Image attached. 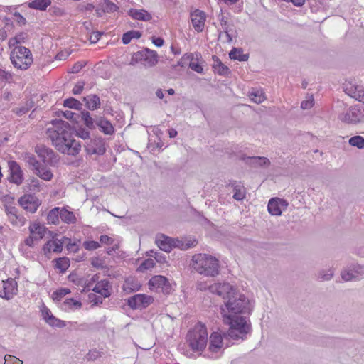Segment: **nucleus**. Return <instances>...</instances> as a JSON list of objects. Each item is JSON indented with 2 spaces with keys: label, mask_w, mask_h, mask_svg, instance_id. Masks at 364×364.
<instances>
[{
  "label": "nucleus",
  "mask_w": 364,
  "mask_h": 364,
  "mask_svg": "<svg viewBox=\"0 0 364 364\" xmlns=\"http://www.w3.org/2000/svg\"><path fill=\"white\" fill-rule=\"evenodd\" d=\"M149 286L150 289H152V288H155L156 290L161 289V291L166 294H168L171 290L168 280L161 275L154 276L149 281Z\"/></svg>",
  "instance_id": "f3484780"
},
{
  "label": "nucleus",
  "mask_w": 364,
  "mask_h": 364,
  "mask_svg": "<svg viewBox=\"0 0 364 364\" xmlns=\"http://www.w3.org/2000/svg\"><path fill=\"white\" fill-rule=\"evenodd\" d=\"M10 59L14 66L21 70H27L33 63L30 50L21 46H16L11 52Z\"/></svg>",
  "instance_id": "423d86ee"
},
{
  "label": "nucleus",
  "mask_w": 364,
  "mask_h": 364,
  "mask_svg": "<svg viewBox=\"0 0 364 364\" xmlns=\"http://www.w3.org/2000/svg\"><path fill=\"white\" fill-rule=\"evenodd\" d=\"M53 128H48L46 134L52 144L62 154L77 156L81 150V144L73 136V129L61 119L51 121Z\"/></svg>",
  "instance_id": "f257e3e1"
},
{
  "label": "nucleus",
  "mask_w": 364,
  "mask_h": 364,
  "mask_svg": "<svg viewBox=\"0 0 364 364\" xmlns=\"http://www.w3.org/2000/svg\"><path fill=\"white\" fill-rule=\"evenodd\" d=\"M230 59L237 60L239 61H247L248 60V54L242 53V48H233L229 53Z\"/></svg>",
  "instance_id": "c9c22d12"
},
{
  "label": "nucleus",
  "mask_w": 364,
  "mask_h": 364,
  "mask_svg": "<svg viewBox=\"0 0 364 364\" xmlns=\"http://www.w3.org/2000/svg\"><path fill=\"white\" fill-rule=\"evenodd\" d=\"M338 119L348 124H363L364 107L361 105L351 106L345 112L340 114Z\"/></svg>",
  "instance_id": "0eeeda50"
},
{
  "label": "nucleus",
  "mask_w": 364,
  "mask_h": 364,
  "mask_svg": "<svg viewBox=\"0 0 364 364\" xmlns=\"http://www.w3.org/2000/svg\"><path fill=\"white\" fill-rule=\"evenodd\" d=\"M60 210L59 208L56 207L53 208L48 214L47 220L48 223L51 224H57L59 222L60 218Z\"/></svg>",
  "instance_id": "a19ab883"
},
{
  "label": "nucleus",
  "mask_w": 364,
  "mask_h": 364,
  "mask_svg": "<svg viewBox=\"0 0 364 364\" xmlns=\"http://www.w3.org/2000/svg\"><path fill=\"white\" fill-rule=\"evenodd\" d=\"M242 159L251 167H268L270 165L269 159L263 156H242Z\"/></svg>",
  "instance_id": "4be33fe9"
},
{
  "label": "nucleus",
  "mask_w": 364,
  "mask_h": 364,
  "mask_svg": "<svg viewBox=\"0 0 364 364\" xmlns=\"http://www.w3.org/2000/svg\"><path fill=\"white\" fill-rule=\"evenodd\" d=\"M80 117L82 118L83 120L85 126L91 129H93L95 128V120L96 119H93L90 116V113L87 110H83L81 112V114L80 115Z\"/></svg>",
  "instance_id": "4c0bfd02"
},
{
  "label": "nucleus",
  "mask_w": 364,
  "mask_h": 364,
  "mask_svg": "<svg viewBox=\"0 0 364 364\" xmlns=\"http://www.w3.org/2000/svg\"><path fill=\"white\" fill-rule=\"evenodd\" d=\"M171 248L178 247L181 250H186L190 247H194L197 244V242L196 240H194L191 244H185L183 242L178 239L171 238Z\"/></svg>",
  "instance_id": "79ce46f5"
},
{
  "label": "nucleus",
  "mask_w": 364,
  "mask_h": 364,
  "mask_svg": "<svg viewBox=\"0 0 364 364\" xmlns=\"http://www.w3.org/2000/svg\"><path fill=\"white\" fill-rule=\"evenodd\" d=\"M63 105L66 107L80 110L82 107V104L74 97H69L63 101Z\"/></svg>",
  "instance_id": "ea45409f"
},
{
  "label": "nucleus",
  "mask_w": 364,
  "mask_h": 364,
  "mask_svg": "<svg viewBox=\"0 0 364 364\" xmlns=\"http://www.w3.org/2000/svg\"><path fill=\"white\" fill-rule=\"evenodd\" d=\"M334 276V270L332 268L322 269L318 273V279L320 281H329Z\"/></svg>",
  "instance_id": "c03bdc74"
},
{
  "label": "nucleus",
  "mask_w": 364,
  "mask_h": 364,
  "mask_svg": "<svg viewBox=\"0 0 364 364\" xmlns=\"http://www.w3.org/2000/svg\"><path fill=\"white\" fill-rule=\"evenodd\" d=\"M225 306L228 311V314L232 315H250L253 309V304L245 295L238 291L225 301Z\"/></svg>",
  "instance_id": "20e7f679"
},
{
  "label": "nucleus",
  "mask_w": 364,
  "mask_h": 364,
  "mask_svg": "<svg viewBox=\"0 0 364 364\" xmlns=\"http://www.w3.org/2000/svg\"><path fill=\"white\" fill-rule=\"evenodd\" d=\"M191 267L198 274L214 277L219 274L220 262L215 257L198 253L192 257Z\"/></svg>",
  "instance_id": "f03ea898"
},
{
  "label": "nucleus",
  "mask_w": 364,
  "mask_h": 364,
  "mask_svg": "<svg viewBox=\"0 0 364 364\" xmlns=\"http://www.w3.org/2000/svg\"><path fill=\"white\" fill-rule=\"evenodd\" d=\"M208 289L211 293L221 296L225 301H228V299L237 292L236 288L226 282L215 283L209 286Z\"/></svg>",
  "instance_id": "9d476101"
},
{
  "label": "nucleus",
  "mask_w": 364,
  "mask_h": 364,
  "mask_svg": "<svg viewBox=\"0 0 364 364\" xmlns=\"http://www.w3.org/2000/svg\"><path fill=\"white\" fill-rule=\"evenodd\" d=\"M212 58L214 62L213 68L215 72L223 76H228L230 73L229 68L224 65L216 55H213Z\"/></svg>",
  "instance_id": "bb28decb"
},
{
  "label": "nucleus",
  "mask_w": 364,
  "mask_h": 364,
  "mask_svg": "<svg viewBox=\"0 0 364 364\" xmlns=\"http://www.w3.org/2000/svg\"><path fill=\"white\" fill-rule=\"evenodd\" d=\"M26 162L28 164L30 168L34 171L36 168H37L41 163L36 160V157L33 154H26Z\"/></svg>",
  "instance_id": "603ef678"
},
{
  "label": "nucleus",
  "mask_w": 364,
  "mask_h": 364,
  "mask_svg": "<svg viewBox=\"0 0 364 364\" xmlns=\"http://www.w3.org/2000/svg\"><path fill=\"white\" fill-rule=\"evenodd\" d=\"M18 204L26 211L34 213L41 205V200L33 194H24L18 200Z\"/></svg>",
  "instance_id": "ddd939ff"
},
{
  "label": "nucleus",
  "mask_w": 364,
  "mask_h": 364,
  "mask_svg": "<svg viewBox=\"0 0 364 364\" xmlns=\"http://www.w3.org/2000/svg\"><path fill=\"white\" fill-rule=\"evenodd\" d=\"M75 135L84 140H87L89 141L90 139V132L86 129L84 127H79L77 129H75Z\"/></svg>",
  "instance_id": "864d4df0"
},
{
  "label": "nucleus",
  "mask_w": 364,
  "mask_h": 364,
  "mask_svg": "<svg viewBox=\"0 0 364 364\" xmlns=\"http://www.w3.org/2000/svg\"><path fill=\"white\" fill-rule=\"evenodd\" d=\"M100 356V352H98L97 350H90L89 353L86 355L87 359L89 360H95Z\"/></svg>",
  "instance_id": "774afa93"
},
{
  "label": "nucleus",
  "mask_w": 364,
  "mask_h": 364,
  "mask_svg": "<svg viewBox=\"0 0 364 364\" xmlns=\"http://www.w3.org/2000/svg\"><path fill=\"white\" fill-rule=\"evenodd\" d=\"M128 14L134 19L139 21H149L152 18L151 14L144 9H130Z\"/></svg>",
  "instance_id": "b1692460"
},
{
  "label": "nucleus",
  "mask_w": 364,
  "mask_h": 364,
  "mask_svg": "<svg viewBox=\"0 0 364 364\" xmlns=\"http://www.w3.org/2000/svg\"><path fill=\"white\" fill-rule=\"evenodd\" d=\"M70 293V290L67 288H62L53 292V299L60 301L63 296Z\"/></svg>",
  "instance_id": "5fc2aeb1"
},
{
  "label": "nucleus",
  "mask_w": 364,
  "mask_h": 364,
  "mask_svg": "<svg viewBox=\"0 0 364 364\" xmlns=\"http://www.w3.org/2000/svg\"><path fill=\"white\" fill-rule=\"evenodd\" d=\"M288 205V203L281 198H271L268 203L267 208L269 213L272 215H280L282 210H285Z\"/></svg>",
  "instance_id": "6ab92c4d"
},
{
  "label": "nucleus",
  "mask_w": 364,
  "mask_h": 364,
  "mask_svg": "<svg viewBox=\"0 0 364 364\" xmlns=\"http://www.w3.org/2000/svg\"><path fill=\"white\" fill-rule=\"evenodd\" d=\"M29 231L31 235H36L38 237V239H41L44 236L46 228L39 223H34L29 226Z\"/></svg>",
  "instance_id": "e433bc0d"
},
{
  "label": "nucleus",
  "mask_w": 364,
  "mask_h": 364,
  "mask_svg": "<svg viewBox=\"0 0 364 364\" xmlns=\"http://www.w3.org/2000/svg\"><path fill=\"white\" fill-rule=\"evenodd\" d=\"M348 142L352 146L360 149H364V138L361 136H354L349 139Z\"/></svg>",
  "instance_id": "49530a36"
},
{
  "label": "nucleus",
  "mask_w": 364,
  "mask_h": 364,
  "mask_svg": "<svg viewBox=\"0 0 364 364\" xmlns=\"http://www.w3.org/2000/svg\"><path fill=\"white\" fill-rule=\"evenodd\" d=\"M53 262H55V269H59L61 274L65 273L70 267V260L67 257H59Z\"/></svg>",
  "instance_id": "f704fd0d"
},
{
  "label": "nucleus",
  "mask_w": 364,
  "mask_h": 364,
  "mask_svg": "<svg viewBox=\"0 0 364 364\" xmlns=\"http://www.w3.org/2000/svg\"><path fill=\"white\" fill-rule=\"evenodd\" d=\"M86 107L90 110L96 109L100 105V97L97 95H90L83 97Z\"/></svg>",
  "instance_id": "473e14b6"
},
{
  "label": "nucleus",
  "mask_w": 364,
  "mask_h": 364,
  "mask_svg": "<svg viewBox=\"0 0 364 364\" xmlns=\"http://www.w3.org/2000/svg\"><path fill=\"white\" fill-rule=\"evenodd\" d=\"M17 282L13 279H9L3 281V292L0 293V297L10 300L17 294Z\"/></svg>",
  "instance_id": "aec40b11"
},
{
  "label": "nucleus",
  "mask_w": 364,
  "mask_h": 364,
  "mask_svg": "<svg viewBox=\"0 0 364 364\" xmlns=\"http://www.w3.org/2000/svg\"><path fill=\"white\" fill-rule=\"evenodd\" d=\"M53 244V252L60 253L63 250V245L65 244L63 241V237L62 239H54L51 240Z\"/></svg>",
  "instance_id": "4d7b16f0"
},
{
  "label": "nucleus",
  "mask_w": 364,
  "mask_h": 364,
  "mask_svg": "<svg viewBox=\"0 0 364 364\" xmlns=\"http://www.w3.org/2000/svg\"><path fill=\"white\" fill-rule=\"evenodd\" d=\"M85 82H78L73 87L72 92L73 95H80L84 89Z\"/></svg>",
  "instance_id": "69168bd1"
},
{
  "label": "nucleus",
  "mask_w": 364,
  "mask_h": 364,
  "mask_svg": "<svg viewBox=\"0 0 364 364\" xmlns=\"http://www.w3.org/2000/svg\"><path fill=\"white\" fill-rule=\"evenodd\" d=\"M60 218L63 222L69 223H75L76 218L74 213L71 211L68 210L65 208H62L60 212Z\"/></svg>",
  "instance_id": "58836bf2"
},
{
  "label": "nucleus",
  "mask_w": 364,
  "mask_h": 364,
  "mask_svg": "<svg viewBox=\"0 0 364 364\" xmlns=\"http://www.w3.org/2000/svg\"><path fill=\"white\" fill-rule=\"evenodd\" d=\"M344 92L356 100L364 104V87L355 82L347 81L343 84Z\"/></svg>",
  "instance_id": "4468645a"
},
{
  "label": "nucleus",
  "mask_w": 364,
  "mask_h": 364,
  "mask_svg": "<svg viewBox=\"0 0 364 364\" xmlns=\"http://www.w3.org/2000/svg\"><path fill=\"white\" fill-rule=\"evenodd\" d=\"M189 347L193 351H203L208 343V332L205 325L198 323L186 336Z\"/></svg>",
  "instance_id": "39448f33"
},
{
  "label": "nucleus",
  "mask_w": 364,
  "mask_h": 364,
  "mask_svg": "<svg viewBox=\"0 0 364 364\" xmlns=\"http://www.w3.org/2000/svg\"><path fill=\"white\" fill-rule=\"evenodd\" d=\"M193 53H186L183 56V60L189 62V68L198 73H203V68L198 62H194Z\"/></svg>",
  "instance_id": "2f4dec72"
},
{
  "label": "nucleus",
  "mask_w": 364,
  "mask_h": 364,
  "mask_svg": "<svg viewBox=\"0 0 364 364\" xmlns=\"http://www.w3.org/2000/svg\"><path fill=\"white\" fill-rule=\"evenodd\" d=\"M95 125L105 134H112L114 133V127L112 124L103 117L96 118Z\"/></svg>",
  "instance_id": "cd10ccee"
},
{
  "label": "nucleus",
  "mask_w": 364,
  "mask_h": 364,
  "mask_svg": "<svg viewBox=\"0 0 364 364\" xmlns=\"http://www.w3.org/2000/svg\"><path fill=\"white\" fill-rule=\"evenodd\" d=\"M4 209L9 221L14 226L21 228L26 224V218L18 208L11 205H6Z\"/></svg>",
  "instance_id": "f8f14e48"
},
{
  "label": "nucleus",
  "mask_w": 364,
  "mask_h": 364,
  "mask_svg": "<svg viewBox=\"0 0 364 364\" xmlns=\"http://www.w3.org/2000/svg\"><path fill=\"white\" fill-rule=\"evenodd\" d=\"M193 26L197 32H201L204 28L206 14L204 11L196 9L191 13Z\"/></svg>",
  "instance_id": "412c9836"
},
{
  "label": "nucleus",
  "mask_w": 364,
  "mask_h": 364,
  "mask_svg": "<svg viewBox=\"0 0 364 364\" xmlns=\"http://www.w3.org/2000/svg\"><path fill=\"white\" fill-rule=\"evenodd\" d=\"M36 153L46 165L53 166L58 161V155L53 149L45 145H37L35 148Z\"/></svg>",
  "instance_id": "9b49d317"
},
{
  "label": "nucleus",
  "mask_w": 364,
  "mask_h": 364,
  "mask_svg": "<svg viewBox=\"0 0 364 364\" xmlns=\"http://www.w3.org/2000/svg\"><path fill=\"white\" fill-rule=\"evenodd\" d=\"M41 190V184L39 180L35 177H31L27 181L26 185L24 186L25 191L39 192Z\"/></svg>",
  "instance_id": "72a5a7b5"
},
{
  "label": "nucleus",
  "mask_w": 364,
  "mask_h": 364,
  "mask_svg": "<svg viewBox=\"0 0 364 364\" xmlns=\"http://www.w3.org/2000/svg\"><path fill=\"white\" fill-rule=\"evenodd\" d=\"M341 277L346 282L360 281L364 278V264L352 263L341 271Z\"/></svg>",
  "instance_id": "1a4fd4ad"
},
{
  "label": "nucleus",
  "mask_w": 364,
  "mask_h": 364,
  "mask_svg": "<svg viewBox=\"0 0 364 364\" xmlns=\"http://www.w3.org/2000/svg\"><path fill=\"white\" fill-rule=\"evenodd\" d=\"M33 171L36 176L44 181H50L53 176L50 169L41 164Z\"/></svg>",
  "instance_id": "c85d7f7f"
},
{
  "label": "nucleus",
  "mask_w": 364,
  "mask_h": 364,
  "mask_svg": "<svg viewBox=\"0 0 364 364\" xmlns=\"http://www.w3.org/2000/svg\"><path fill=\"white\" fill-rule=\"evenodd\" d=\"M140 283L134 278H128L125 280L123 289L127 293H132L140 289Z\"/></svg>",
  "instance_id": "c756f323"
},
{
  "label": "nucleus",
  "mask_w": 364,
  "mask_h": 364,
  "mask_svg": "<svg viewBox=\"0 0 364 364\" xmlns=\"http://www.w3.org/2000/svg\"><path fill=\"white\" fill-rule=\"evenodd\" d=\"M60 114L66 119H70L73 122H77L78 119L80 118V114L74 113L70 110H66L65 112L61 111ZM58 116H60V112H58Z\"/></svg>",
  "instance_id": "6e6d98bb"
},
{
  "label": "nucleus",
  "mask_w": 364,
  "mask_h": 364,
  "mask_svg": "<svg viewBox=\"0 0 364 364\" xmlns=\"http://www.w3.org/2000/svg\"><path fill=\"white\" fill-rule=\"evenodd\" d=\"M156 243L158 247L166 252H170L171 248V237L165 236L164 235H159L156 236Z\"/></svg>",
  "instance_id": "393cba45"
},
{
  "label": "nucleus",
  "mask_w": 364,
  "mask_h": 364,
  "mask_svg": "<svg viewBox=\"0 0 364 364\" xmlns=\"http://www.w3.org/2000/svg\"><path fill=\"white\" fill-rule=\"evenodd\" d=\"M84 247L87 250H94L100 247V244L96 241H85L83 243Z\"/></svg>",
  "instance_id": "0e129e2a"
},
{
  "label": "nucleus",
  "mask_w": 364,
  "mask_h": 364,
  "mask_svg": "<svg viewBox=\"0 0 364 364\" xmlns=\"http://www.w3.org/2000/svg\"><path fill=\"white\" fill-rule=\"evenodd\" d=\"M223 346V337L218 332H213L210 336L209 350L218 353Z\"/></svg>",
  "instance_id": "5701e85b"
},
{
  "label": "nucleus",
  "mask_w": 364,
  "mask_h": 364,
  "mask_svg": "<svg viewBox=\"0 0 364 364\" xmlns=\"http://www.w3.org/2000/svg\"><path fill=\"white\" fill-rule=\"evenodd\" d=\"M4 359V364H23L22 360L11 355H6Z\"/></svg>",
  "instance_id": "680f3d73"
},
{
  "label": "nucleus",
  "mask_w": 364,
  "mask_h": 364,
  "mask_svg": "<svg viewBox=\"0 0 364 364\" xmlns=\"http://www.w3.org/2000/svg\"><path fill=\"white\" fill-rule=\"evenodd\" d=\"M249 97L252 101L257 104L262 102L265 100V97L262 90H252L250 92Z\"/></svg>",
  "instance_id": "a18cd8bd"
},
{
  "label": "nucleus",
  "mask_w": 364,
  "mask_h": 364,
  "mask_svg": "<svg viewBox=\"0 0 364 364\" xmlns=\"http://www.w3.org/2000/svg\"><path fill=\"white\" fill-rule=\"evenodd\" d=\"M109 282L106 279L101 280L95 284L92 289V291L95 293L100 294L104 298H107L110 296V292L109 291Z\"/></svg>",
  "instance_id": "a878e982"
},
{
  "label": "nucleus",
  "mask_w": 364,
  "mask_h": 364,
  "mask_svg": "<svg viewBox=\"0 0 364 364\" xmlns=\"http://www.w3.org/2000/svg\"><path fill=\"white\" fill-rule=\"evenodd\" d=\"M158 61L159 56L156 51L144 48L132 55L129 64L134 65L138 63H141L145 66L151 68L156 65Z\"/></svg>",
  "instance_id": "6e6552de"
},
{
  "label": "nucleus",
  "mask_w": 364,
  "mask_h": 364,
  "mask_svg": "<svg viewBox=\"0 0 364 364\" xmlns=\"http://www.w3.org/2000/svg\"><path fill=\"white\" fill-rule=\"evenodd\" d=\"M10 171L9 181L16 185H20L23 182V173L16 161H10L8 163Z\"/></svg>",
  "instance_id": "a211bd4d"
},
{
  "label": "nucleus",
  "mask_w": 364,
  "mask_h": 364,
  "mask_svg": "<svg viewBox=\"0 0 364 364\" xmlns=\"http://www.w3.org/2000/svg\"><path fill=\"white\" fill-rule=\"evenodd\" d=\"M32 107V102L30 104H26L25 106H22L21 107H16L13 109V112L16 114L18 116H22L27 113L29 109Z\"/></svg>",
  "instance_id": "13d9d810"
},
{
  "label": "nucleus",
  "mask_w": 364,
  "mask_h": 364,
  "mask_svg": "<svg viewBox=\"0 0 364 364\" xmlns=\"http://www.w3.org/2000/svg\"><path fill=\"white\" fill-rule=\"evenodd\" d=\"M245 196V191L244 187L241 186H234V194L233 198L236 200H241Z\"/></svg>",
  "instance_id": "de8ad7c7"
},
{
  "label": "nucleus",
  "mask_w": 364,
  "mask_h": 364,
  "mask_svg": "<svg viewBox=\"0 0 364 364\" xmlns=\"http://www.w3.org/2000/svg\"><path fill=\"white\" fill-rule=\"evenodd\" d=\"M223 321L230 326L228 334L232 339H244L251 332L250 321L245 316L223 314Z\"/></svg>",
  "instance_id": "7ed1b4c3"
},
{
  "label": "nucleus",
  "mask_w": 364,
  "mask_h": 364,
  "mask_svg": "<svg viewBox=\"0 0 364 364\" xmlns=\"http://www.w3.org/2000/svg\"><path fill=\"white\" fill-rule=\"evenodd\" d=\"M65 306H67L70 308H75V309H80L82 306V304L80 301L75 300L73 299H67L64 301Z\"/></svg>",
  "instance_id": "052dcab7"
},
{
  "label": "nucleus",
  "mask_w": 364,
  "mask_h": 364,
  "mask_svg": "<svg viewBox=\"0 0 364 364\" xmlns=\"http://www.w3.org/2000/svg\"><path fill=\"white\" fill-rule=\"evenodd\" d=\"M141 36V33L139 31H129L122 36V43L124 44H128L132 38H139Z\"/></svg>",
  "instance_id": "37998d69"
},
{
  "label": "nucleus",
  "mask_w": 364,
  "mask_h": 364,
  "mask_svg": "<svg viewBox=\"0 0 364 364\" xmlns=\"http://www.w3.org/2000/svg\"><path fill=\"white\" fill-rule=\"evenodd\" d=\"M48 325L53 327L57 328H63L66 326L65 322L62 321L54 316L53 317L50 316L48 318V321L46 322Z\"/></svg>",
  "instance_id": "09e8293b"
},
{
  "label": "nucleus",
  "mask_w": 364,
  "mask_h": 364,
  "mask_svg": "<svg viewBox=\"0 0 364 364\" xmlns=\"http://www.w3.org/2000/svg\"><path fill=\"white\" fill-rule=\"evenodd\" d=\"M51 4V0H31L28 3V6L30 9L46 11V9Z\"/></svg>",
  "instance_id": "7c9ffc66"
},
{
  "label": "nucleus",
  "mask_w": 364,
  "mask_h": 364,
  "mask_svg": "<svg viewBox=\"0 0 364 364\" xmlns=\"http://www.w3.org/2000/svg\"><path fill=\"white\" fill-rule=\"evenodd\" d=\"M118 9V6L111 2L109 0H103L102 11L103 12H114Z\"/></svg>",
  "instance_id": "8fccbe9b"
},
{
  "label": "nucleus",
  "mask_w": 364,
  "mask_h": 364,
  "mask_svg": "<svg viewBox=\"0 0 364 364\" xmlns=\"http://www.w3.org/2000/svg\"><path fill=\"white\" fill-rule=\"evenodd\" d=\"M84 147L87 154L103 155L106 151L105 142L102 138L90 139L85 142Z\"/></svg>",
  "instance_id": "dca6fc26"
},
{
  "label": "nucleus",
  "mask_w": 364,
  "mask_h": 364,
  "mask_svg": "<svg viewBox=\"0 0 364 364\" xmlns=\"http://www.w3.org/2000/svg\"><path fill=\"white\" fill-rule=\"evenodd\" d=\"M155 265L154 260L149 258L145 259L138 267V271L144 272V271L154 267Z\"/></svg>",
  "instance_id": "3c124183"
},
{
  "label": "nucleus",
  "mask_w": 364,
  "mask_h": 364,
  "mask_svg": "<svg viewBox=\"0 0 364 364\" xmlns=\"http://www.w3.org/2000/svg\"><path fill=\"white\" fill-rule=\"evenodd\" d=\"M314 104V100L313 96H310L308 99L304 100L301 103V107L303 109H310Z\"/></svg>",
  "instance_id": "e2e57ef3"
},
{
  "label": "nucleus",
  "mask_w": 364,
  "mask_h": 364,
  "mask_svg": "<svg viewBox=\"0 0 364 364\" xmlns=\"http://www.w3.org/2000/svg\"><path fill=\"white\" fill-rule=\"evenodd\" d=\"M152 296L146 294H135L127 299V305L132 309H144L153 302Z\"/></svg>",
  "instance_id": "2eb2a0df"
},
{
  "label": "nucleus",
  "mask_w": 364,
  "mask_h": 364,
  "mask_svg": "<svg viewBox=\"0 0 364 364\" xmlns=\"http://www.w3.org/2000/svg\"><path fill=\"white\" fill-rule=\"evenodd\" d=\"M63 241L68 251L75 252L77 250L75 242H72L70 238L63 237Z\"/></svg>",
  "instance_id": "bf43d9fd"
},
{
  "label": "nucleus",
  "mask_w": 364,
  "mask_h": 364,
  "mask_svg": "<svg viewBox=\"0 0 364 364\" xmlns=\"http://www.w3.org/2000/svg\"><path fill=\"white\" fill-rule=\"evenodd\" d=\"M88 298H89L90 301L94 304V305H99V304H102V297L97 296L95 294H92V293L88 295Z\"/></svg>",
  "instance_id": "338daca9"
}]
</instances>
